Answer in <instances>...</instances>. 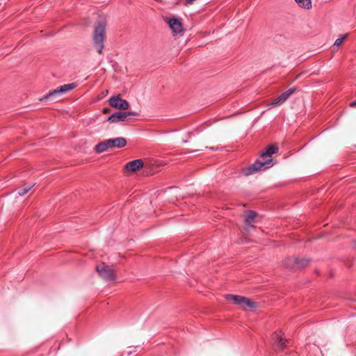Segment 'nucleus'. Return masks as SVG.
<instances>
[{
	"label": "nucleus",
	"mask_w": 356,
	"mask_h": 356,
	"mask_svg": "<svg viewBox=\"0 0 356 356\" xmlns=\"http://www.w3.org/2000/svg\"><path fill=\"white\" fill-rule=\"evenodd\" d=\"M106 25V21L104 18L99 19L95 24L92 41L93 46L99 54H102V50L104 48Z\"/></svg>",
	"instance_id": "nucleus-1"
},
{
	"label": "nucleus",
	"mask_w": 356,
	"mask_h": 356,
	"mask_svg": "<svg viewBox=\"0 0 356 356\" xmlns=\"http://www.w3.org/2000/svg\"><path fill=\"white\" fill-rule=\"evenodd\" d=\"M225 298L227 300H232L234 304L241 306L243 309H249L251 310L264 309V303L262 302L256 301L245 296L227 294L225 296Z\"/></svg>",
	"instance_id": "nucleus-2"
},
{
	"label": "nucleus",
	"mask_w": 356,
	"mask_h": 356,
	"mask_svg": "<svg viewBox=\"0 0 356 356\" xmlns=\"http://www.w3.org/2000/svg\"><path fill=\"white\" fill-rule=\"evenodd\" d=\"M95 270L103 280L108 282H113L115 281L116 275L114 268L105 262L98 264L95 267Z\"/></svg>",
	"instance_id": "nucleus-3"
},
{
	"label": "nucleus",
	"mask_w": 356,
	"mask_h": 356,
	"mask_svg": "<svg viewBox=\"0 0 356 356\" xmlns=\"http://www.w3.org/2000/svg\"><path fill=\"white\" fill-rule=\"evenodd\" d=\"M272 159H268L264 161H257L254 163L248 166L243 170V174L245 176H249L254 172H257L261 169L268 168L271 165Z\"/></svg>",
	"instance_id": "nucleus-4"
},
{
	"label": "nucleus",
	"mask_w": 356,
	"mask_h": 356,
	"mask_svg": "<svg viewBox=\"0 0 356 356\" xmlns=\"http://www.w3.org/2000/svg\"><path fill=\"white\" fill-rule=\"evenodd\" d=\"M271 339L276 351H282L286 347V343L288 341L284 339V334L281 331L274 332L272 334Z\"/></svg>",
	"instance_id": "nucleus-5"
},
{
	"label": "nucleus",
	"mask_w": 356,
	"mask_h": 356,
	"mask_svg": "<svg viewBox=\"0 0 356 356\" xmlns=\"http://www.w3.org/2000/svg\"><path fill=\"white\" fill-rule=\"evenodd\" d=\"M111 106L121 111H126L129 108V102L122 99L119 95L111 97L108 100Z\"/></svg>",
	"instance_id": "nucleus-6"
},
{
	"label": "nucleus",
	"mask_w": 356,
	"mask_h": 356,
	"mask_svg": "<svg viewBox=\"0 0 356 356\" xmlns=\"http://www.w3.org/2000/svg\"><path fill=\"white\" fill-rule=\"evenodd\" d=\"M75 87H76V84L74 83L61 86L60 88L55 89V90L49 92L48 94L45 95L44 96H43L42 98L40 99V100L42 101L46 99H48L51 97L55 96L56 95L67 92L74 89Z\"/></svg>",
	"instance_id": "nucleus-7"
},
{
	"label": "nucleus",
	"mask_w": 356,
	"mask_h": 356,
	"mask_svg": "<svg viewBox=\"0 0 356 356\" xmlns=\"http://www.w3.org/2000/svg\"><path fill=\"white\" fill-rule=\"evenodd\" d=\"M170 29L175 33H182L184 31L183 25L177 18H171L168 21Z\"/></svg>",
	"instance_id": "nucleus-8"
},
{
	"label": "nucleus",
	"mask_w": 356,
	"mask_h": 356,
	"mask_svg": "<svg viewBox=\"0 0 356 356\" xmlns=\"http://www.w3.org/2000/svg\"><path fill=\"white\" fill-rule=\"evenodd\" d=\"M296 90V88H291L287 91L281 94L273 102L270 103V105L275 106L278 104H281L284 102L291 95H292Z\"/></svg>",
	"instance_id": "nucleus-9"
},
{
	"label": "nucleus",
	"mask_w": 356,
	"mask_h": 356,
	"mask_svg": "<svg viewBox=\"0 0 356 356\" xmlns=\"http://www.w3.org/2000/svg\"><path fill=\"white\" fill-rule=\"evenodd\" d=\"M143 167V161L141 159H136L127 163L125 170L129 172H136Z\"/></svg>",
	"instance_id": "nucleus-10"
},
{
	"label": "nucleus",
	"mask_w": 356,
	"mask_h": 356,
	"mask_svg": "<svg viewBox=\"0 0 356 356\" xmlns=\"http://www.w3.org/2000/svg\"><path fill=\"white\" fill-rule=\"evenodd\" d=\"M127 118L125 112L118 111L109 116L107 119V122L111 123H115L118 122L127 121Z\"/></svg>",
	"instance_id": "nucleus-11"
},
{
	"label": "nucleus",
	"mask_w": 356,
	"mask_h": 356,
	"mask_svg": "<svg viewBox=\"0 0 356 356\" xmlns=\"http://www.w3.org/2000/svg\"><path fill=\"white\" fill-rule=\"evenodd\" d=\"M110 148H122L126 146L127 140L124 138L118 137L115 138L107 139Z\"/></svg>",
	"instance_id": "nucleus-12"
},
{
	"label": "nucleus",
	"mask_w": 356,
	"mask_h": 356,
	"mask_svg": "<svg viewBox=\"0 0 356 356\" xmlns=\"http://www.w3.org/2000/svg\"><path fill=\"white\" fill-rule=\"evenodd\" d=\"M257 216V213L253 211H247L244 215L245 222L250 226H253L252 223L254 219Z\"/></svg>",
	"instance_id": "nucleus-13"
},
{
	"label": "nucleus",
	"mask_w": 356,
	"mask_h": 356,
	"mask_svg": "<svg viewBox=\"0 0 356 356\" xmlns=\"http://www.w3.org/2000/svg\"><path fill=\"white\" fill-rule=\"evenodd\" d=\"M108 149H111L109 144L108 143V140H105L104 141H102L99 143L95 147V149L96 152L97 153H102L104 151L107 150Z\"/></svg>",
	"instance_id": "nucleus-14"
},
{
	"label": "nucleus",
	"mask_w": 356,
	"mask_h": 356,
	"mask_svg": "<svg viewBox=\"0 0 356 356\" xmlns=\"http://www.w3.org/2000/svg\"><path fill=\"white\" fill-rule=\"evenodd\" d=\"M277 151H278L277 146H276L275 145H270L267 148V149L265 152H264L261 154V157L264 158L266 156H268V157H269V159H270L271 155L276 153Z\"/></svg>",
	"instance_id": "nucleus-15"
},
{
	"label": "nucleus",
	"mask_w": 356,
	"mask_h": 356,
	"mask_svg": "<svg viewBox=\"0 0 356 356\" xmlns=\"http://www.w3.org/2000/svg\"><path fill=\"white\" fill-rule=\"evenodd\" d=\"M283 265L286 268H296V257H287L283 261Z\"/></svg>",
	"instance_id": "nucleus-16"
},
{
	"label": "nucleus",
	"mask_w": 356,
	"mask_h": 356,
	"mask_svg": "<svg viewBox=\"0 0 356 356\" xmlns=\"http://www.w3.org/2000/svg\"><path fill=\"white\" fill-rule=\"evenodd\" d=\"M310 262V259L307 258H298L296 257V268H302L306 267Z\"/></svg>",
	"instance_id": "nucleus-17"
},
{
	"label": "nucleus",
	"mask_w": 356,
	"mask_h": 356,
	"mask_svg": "<svg viewBox=\"0 0 356 356\" xmlns=\"http://www.w3.org/2000/svg\"><path fill=\"white\" fill-rule=\"evenodd\" d=\"M298 6L305 9H309L312 8L311 0H295Z\"/></svg>",
	"instance_id": "nucleus-18"
},
{
	"label": "nucleus",
	"mask_w": 356,
	"mask_h": 356,
	"mask_svg": "<svg viewBox=\"0 0 356 356\" xmlns=\"http://www.w3.org/2000/svg\"><path fill=\"white\" fill-rule=\"evenodd\" d=\"M34 185H35L34 184H30L27 185L25 188L19 189L18 191L19 195L22 196V195H25L28 191H29L34 186Z\"/></svg>",
	"instance_id": "nucleus-19"
},
{
	"label": "nucleus",
	"mask_w": 356,
	"mask_h": 356,
	"mask_svg": "<svg viewBox=\"0 0 356 356\" xmlns=\"http://www.w3.org/2000/svg\"><path fill=\"white\" fill-rule=\"evenodd\" d=\"M348 33L343 35L341 38L337 39L334 43V46L339 47L341 45L344 40L347 38Z\"/></svg>",
	"instance_id": "nucleus-20"
},
{
	"label": "nucleus",
	"mask_w": 356,
	"mask_h": 356,
	"mask_svg": "<svg viewBox=\"0 0 356 356\" xmlns=\"http://www.w3.org/2000/svg\"><path fill=\"white\" fill-rule=\"evenodd\" d=\"M124 112L126 113V116H127V120H129V117H131V116H136V115H138V113L136 112H134V111H124Z\"/></svg>",
	"instance_id": "nucleus-21"
},
{
	"label": "nucleus",
	"mask_w": 356,
	"mask_h": 356,
	"mask_svg": "<svg viewBox=\"0 0 356 356\" xmlns=\"http://www.w3.org/2000/svg\"><path fill=\"white\" fill-rule=\"evenodd\" d=\"M195 0H186L184 4L185 6H189L191 5Z\"/></svg>",
	"instance_id": "nucleus-22"
},
{
	"label": "nucleus",
	"mask_w": 356,
	"mask_h": 356,
	"mask_svg": "<svg viewBox=\"0 0 356 356\" xmlns=\"http://www.w3.org/2000/svg\"><path fill=\"white\" fill-rule=\"evenodd\" d=\"M349 106L351 108H356V100L350 103Z\"/></svg>",
	"instance_id": "nucleus-23"
},
{
	"label": "nucleus",
	"mask_w": 356,
	"mask_h": 356,
	"mask_svg": "<svg viewBox=\"0 0 356 356\" xmlns=\"http://www.w3.org/2000/svg\"><path fill=\"white\" fill-rule=\"evenodd\" d=\"M110 111H111V110H110V108H104L103 109V113H110Z\"/></svg>",
	"instance_id": "nucleus-24"
}]
</instances>
